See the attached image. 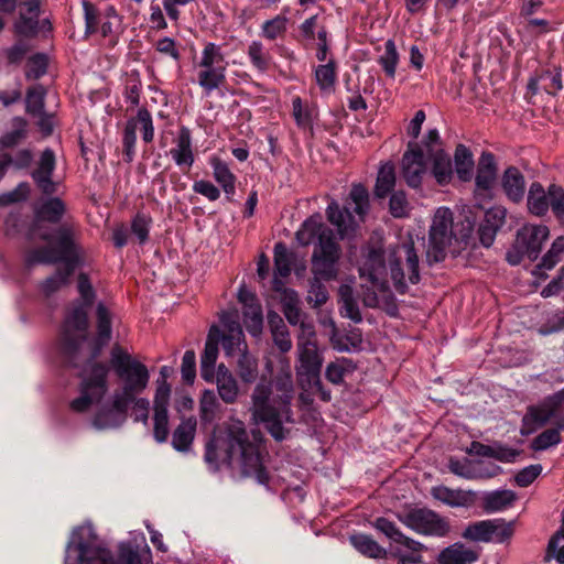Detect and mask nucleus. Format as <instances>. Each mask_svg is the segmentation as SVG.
<instances>
[{
    "mask_svg": "<svg viewBox=\"0 0 564 564\" xmlns=\"http://www.w3.org/2000/svg\"><path fill=\"white\" fill-rule=\"evenodd\" d=\"M83 303L75 305L66 315L59 336L62 354L73 367H77V354L87 338L88 311L95 299L93 284H78Z\"/></svg>",
    "mask_w": 564,
    "mask_h": 564,
    "instance_id": "obj_6",
    "label": "nucleus"
},
{
    "mask_svg": "<svg viewBox=\"0 0 564 564\" xmlns=\"http://www.w3.org/2000/svg\"><path fill=\"white\" fill-rule=\"evenodd\" d=\"M528 89L532 95H535L539 90H544L555 96L563 89L561 68L554 66L553 68L542 70L536 76L530 78Z\"/></svg>",
    "mask_w": 564,
    "mask_h": 564,
    "instance_id": "obj_26",
    "label": "nucleus"
},
{
    "mask_svg": "<svg viewBox=\"0 0 564 564\" xmlns=\"http://www.w3.org/2000/svg\"><path fill=\"white\" fill-rule=\"evenodd\" d=\"M21 6L26 8L29 17L24 13L20 14L19 20L14 24L15 32L19 35L32 37L37 34L40 2L39 0H25L21 2Z\"/></svg>",
    "mask_w": 564,
    "mask_h": 564,
    "instance_id": "obj_33",
    "label": "nucleus"
},
{
    "mask_svg": "<svg viewBox=\"0 0 564 564\" xmlns=\"http://www.w3.org/2000/svg\"><path fill=\"white\" fill-rule=\"evenodd\" d=\"M34 155L30 149H20L14 155L9 152H0V181L10 166L17 171L26 170L32 165Z\"/></svg>",
    "mask_w": 564,
    "mask_h": 564,
    "instance_id": "obj_37",
    "label": "nucleus"
},
{
    "mask_svg": "<svg viewBox=\"0 0 564 564\" xmlns=\"http://www.w3.org/2000/svg\"><path fill=\"white\" fill-rule=\"evenodd\" d=\"M288 18L284 15H276L272 20H268L262 24V34L268 40H275L278 36L286 32Z\"/></svg>",
    "mask_w": 564,
    "mask_h": 564,
    "instance_id": "obj_62",
    "label": "nucleus"
},
{
    "mask_svg": "<svg viewBox=\"0 0 564 564\" xmlns=\"http://www.w3.org/2000/svg\"><path fill=\"white\" fill-rule=\"evenodd\" d=\"M274 290L280 294L282 312L291 325H299L306 314L300 308V299L294 290L285 289V284H274Z\"/></svg>",
    "mask_w": 564,
    "mask_h": 564,
    "instance_id": "obj_29",
    "label": "nucleus"
},
{
    "mask_svg": "<svg viewBox=\"0 0 564 564\" xmlns=\"http://www.w3.org/2000/svg\"><path fill=\"white\" fill-rule=\"evenodd\" d=\"M65 212V203L59 197H48L40 202L34 210L35 220L31 231L35 232L40 221L58 224L62 220Z\"/></svg>",
    "mask_w": 564,
    "mask_h": 564,
    "instance_id": "obj_27",
    "label": "nucleus"
},
{
    "mask_svg": "<svg viewBox=\"0 0 564 564\" xmlns=\"http://www.w3.org/2000/svg\"><path fill=\"white\" fill-rule=\"evenodd\" d=\"M398 519L405 527L422 535L443 538L451 531L448 520L427 508H414L399 513Z\"/></svg>",
    "mask_w": 564,
    "mask_h": 564,
    "instance_id": "obj_13",
    "label": "nucleus"
},
{
    "mask_svg": "<svg viewBox=\"0 0 564 564\" xmlns=\"http://www.w3.org/2000/svg\"><path fill=\"white\" fill-rule=\"evenodd\" d=\"M362 302L365 306L380 308L390 316L398 314V302L389 284H366Z\"/></svg>",
    "mask_w": 564,
    "mask_h": 564,
    "instance_id": "obj_23",
    "label": "nucleus"
},
{
    "mask_svg": "<svg viewBox=\"0 0 564 564\" xmlns=\"http://www.w3.org/2000/svg\"><path fill=\"white\" fill-rule=\"evenodd\" d=\"M426 172L424 150L416 143L410 142L402 156V174L406 184L413 188L421 185Z\"/></svg>",
    "mask_w": 564,
    "mask_h": 564,
    "instance_id": "obj_17",
    "label": "nucleus"
},
{
    "mask_svg": "<svg viewBox=\"0 0 564 564\" xmlns=\"http://www.w3.org/2000/svg\"><path fill=\"white\" fill-rule=\"evenodd\" d=\"M321 243H314L311 257L313 282L336 280L340 268L341 248L335 239L334 231L326 230Z\"/></svg>",
    "mask_w": 564,
    "mask_h": 564,
    "instance_id": "obj_8",
    "label": "nucleus"
},
{
    "mask_svg": "<svg viewBox=\"0 0 564 564\" xmlns=\"http://www.w3.org/2000/svg\"><path fill=\"white\" fill-rule=\"evenodd\" d=\"M109 368L102 362H93L84 371L79 386L80 395L74 399L69 408L77 413H84L94 403H99L108 391Z\"/></svg>",
    "mask_w": 564,
    "mask_h": 564,
    "instance_id": "obj_9",
    "label": "nucleus"
},
{
    "mask_svg": "<svg viewBox=\"0 0 564 564\" xmlns=\"http://www.w3.org/2000/svg\"><path fill=\"white\" fill-rule=\"evenodd\" d=\"M356 365L347 358H339L327 365L325 370L326 379L333 384H340L344 377L354 372Z\"/></svg>",
    "mask_w": 564,
    "mask_h": 564,
    "instance_id": "obj_50",
    "label": "nucleus"
},
{
    "mask_svg": "<svg viewBox=\"0 0 564 564\" xmlns=\"http://www.w3.org/2000/svg\"><path fill=\"white\" fill-rule=\"evenodd\" d=\"M220 329L213 325L208 332L207 340L200 356V377L207 381H214V368L218 357V344Z\"/></svg>",
    "mask_w": 564,
    "mask_h": 564,
    "instance_id": "obj_25",
    "label": "nucleus"
},
{
    "mask_svg": "<svg viewBox=\"0 0 564 564\" xmlns=\"http://www.w3.org/2000/svg\"><path fill=\"white\" fill-rule=\"evenodd\" d=\"M326 230L333 231L323 223L322 215L316 213L308 217L296 231L295 238L301 246H308L312 242L321 243L322 237L327 236Z\"/></svg>",
    "mask_w": 564,
    "mask_h": 564,
    "instance_id": "obj_28",
    "label": "nucleus"
},
{
    "mask_svg": "<svg viewBox=\"0 0 564 564\" xmlns=\"http://www.w3.org/2000/svg\"><path fill=\"white\" fill-rule=\"evenodd\" d=\"M237 296L242 304L243 323L247 330L254 337L259 336L263 327V314L256 293L250 291L247 284H241Z\"/></svg>",
    "mask_w": 564,
    "mask_h": 564,
    "instance_id": "obj_18",
    "label": "nucleus"
},
{
    "mask_svg": "<svg viewBox=\"0 0 564 564\" xmlns=\"http://www.w3.org/2000/svg\"><path fill=\"white\" fill-rule=\"evenodd\" d=\"M398 62L399 54L397 46L392 40H388L384 44V54L379 58V64L382 66L388 77L394 78Z\"/></svg>",
    "mask_w": 564,
    "mask_h": 564,
    "instance_id": "obj_57",
    "label": "nucleus"
},
{
    "mask_svg": "<svg viewBox=\"0 0 564 564\" xmlns=\"http://www.w3.org/2000/svg\"><path fill=\"white\" fill-rule=\"evenodd\" d=\"M315 79L322 90H330L336 82V63L329 59L324 65H318L315 69Z\"/></svg>",
    "mask_w": 564,
    "mask_h": 564,
    "instance_id": "obj_54",
    "label": "nucleus"
},
{
    "mask_svg": "<svg viewBox=\"0 0 564 564\" xmlns=\"http://www.w3.org/2000/svg\"><path fill=\"white\" fill-rule=\"evenodd\" d=\"M109 362L122 386L113 392L111 405L102 406L94 416V426L102 430L118 427L124 422L134 397L144 391L150 379L147 366L119 344L111 347Z\"/></svg>",
    "mask_w": 564,
    "mask_h": 564,
    "instance_id": "obj_3",
    "label": "nucleus"
},
{
    "mask_svg": "<svg viewBox=\"0 0 564 564\" xmlns=\"http://www.w3.org/2000/svg\"><path fill=\"white\" fill-rule=\"evenodd\" d=\"M273 262L271 282H282L294 271L297 279L305 276L307 265L303 254L290 250L284 242H276L273 248Z\"/></svg>",
    "mask_w": 564,
    "mask_h": 564,
    "instance_id": "obj_14",
    "label": "nucleus"
},
{
    "mask_svg": "<svg viewBox=\"0 0 564 564\" xmlns=\"http://www.w3.org/2000/svg\"><path fill=\"white\" fill-rule=\"evenodd\" d=\"M76 226L69 223H63L52 232L44 231L39 235L42 241L53 243L54 248L59 256L63 264L64 274L57 281L53 276H47L44 282H66V279L75 270L77 263V247H76Z\"/></svg>",
    "mask_w": 564,
    "mask_h": 564,
    "instance_id": "obj_10",
    "label": "nucleus"
},
{
    "mask_svg": "<svg viewBox=\"0 0 564 564\" xmlns=\"http://www.w3.org/2000/svg\"><path fill=\"white\" fill-rule=\"evenodd\" d=\"M373 527L392 542L401 544L412 552H419L423 549L422 543L403 534L397 524L387 518H377L373 522Z\"/></svg>",
    "mask_w": 564,
    "mask_h": 564,
    "instance_id": "obj_30",
    "label": "nucleus"
},
{
    "mask_svg": "<svg viewBox=\"0 0 564 564\" xmlns=\"http://www.w3.org/2000/svg\"><path fill=\"white\" fill-rule=\"evenodd\" d=\"M527 205L529 212L538 217L546 215L549 208L560 220L564 219V189L556 184H551L547 191L539 182L530 185Z\"/></svg>",
    "mask_w": 564,
    "mask_h": 564,
    "instance_id": "obj_12",
    "label": "nucleus"
},
{
    "mask_svg": "<svg viewBox=\"0 0 564 564\" xmlns=\"http://www.w3.org/2000/svg\"><path fill=\"white\" fill-rule=\"evenodd\" d=\"M237 373L245 383H252L258 378V360L253 355L248 352V350H243L239 354L237 360Z\"/></svg>",
    "mask_w": 564,
    "mask_h": 564,
    "instance_id": "obj_48",
    "label": "nucleus"
},
{
    "mask_svg": "<svg viewBox=\"0 0 564 564\" xmlns=\"http://www.w3.org/2000/svg\"><path fill=\"white\" fill-rule=\"evenodd\" d=\"M169 411H154L153 437L158 443H164L169 437Z\"/></svg>",
    "mask_w": 564,
    "mask_h": 564,
    "instance_id": "obj_61",
    "label": "nucleus"
},
{
    "mask_svg": "<svg viewBox=\"0 0 564 564\" xmlns=\"http://www.w3.org/2000/svg\"><path fill=\"white\" fill-rule=\"evenodd\" d=\"M227 63L225 62L224 54L220 51V47L215 43H208L205 45L202 58L199 62V67L202 68H213V67H226Z\"/></svg>",
    "mask_w": 564,
    "mask_h": 564,
    "instance_id": "obj_55",
    "label": "nucleus"
},
{
    "mask_svg": "<svg viewBox=\"0 0 564 564\" xmlns=\"http://www.w3.org/2000/svg\"><path fill=\"white\" fill-rule=\"evenodd\" d=\"M57 262H61L58 252L50 246L31 249L25 253L24 258V265L28 270L36 264H52Z\"/></svg>",
    "mask_w": 564,
    "mask_h": 564,
    "instance_id": "obj_45",
    "label": "nucleus"
},
{
    "mask_svg": "<svg viewBox=\"0 0 564 564\" xmlns=\"http://www.w3.org/2000/svg\"><path fill=\"white\" fill-rule=\"evenodd\" d=\"M112 312L102 302H99L96 307V337L93 341V348L90 358L96 359L100 356L105 346H107L111 339L112 334Z\"/></svg>",
    "mask_w": 564,
    "mask_h": 564,
    "instance_id": "obj_24",
    "label": "nucleus"
},
{
    "mask_svg": "<svg viewBox=\"0 0 564 564\" xmlns=\"http://www.w3.org/2000/svg\"><path fill=\"white\" fill-rule=\"evenodd\" d=\"M294 384L290 370L281 371L272 383L259 382L251 393L250 412L256 424H262L276 442L284 441L290 429L283 424H293L294 413L291 403Z\"/></svg>",
    "mask_w": 564,
    "mask_h": 564,
    "instance_id": "obj_4",
    "label": "nucleus"
},
{
    "mask_svg": "<svg viewBox=\"0 0 564 564\" xmlns=\"http://www.w3.org/2000/svg\"><path fill=\"white\" fill-rule=\"evenodd\" d=\"M47 70V58L44 54H35L29 58L25 76L28 79H39Z\"/></svg>",
    "mask_w": 564,
    "mask_h": 564,
    "instance_id": "obj_64",
    "label": "nucleus"
},
{
    "mask_svg": "<svg viewBox=\"0 0 564 564\" xmlns=\"http://www.w3.org/2000/svg\"><path fill=\"white\" fill-rule=\"evenodd\" d=\"M12 130L0 135V152L14 149L28 138V121L23 117L11 120Z\"/></svg>",
    "mask_w": 564,
    "mask_h": 564,
    "instance_id": "obj_35",
    "label": "nucleus"
},
{
    "mask_svg": "<svg viewBox=\"0 0 564 564\" xmlns=\"http://www.w3.org/2000/svg\"><path fill=\"white\" fill-rule=\"evenodd\" d=\"M263 435L259 430L248 432L241 421L229 424L225 436L213 437L205 447L208 464H227L242 476H253L259 484L269 482V474L262 464Z\"/></svg>",
    "mask_w": 564,
    "mask_h": 564,
    "instance_id": "obj_2",
    "label": "nucleus"
},
{
    "mask_svg": "<svg viewBox=\"0 0 564 564\" xmlns=\"http://www.w3.org/2000/svg\"><path fill=\"white\" fill-rule=\"evenodd\" d=\"M549 236L550 230L545 225H523L518 229L514 242L506 253L507 262L517 265L524 257L535 260Z\"/></svg>",
    "mask_w": 564,
    "mask_h": 564,
    "instance_id": "obj_11",
    "label": "nucleus"
},
{
    "mask_svg": "<svg viewBox=\"0 0 564 564\" xmlns=\"http://www.w3.org/2000/svg\"><path fill=\"white\" fill-rule=\"evenodd\" d=\"M217 392L219 398L226 404H234L239 397V386L235 377H227L223 380H216Z\"/></svg>",
    "mask_w": 564,
    "mask_h": 564,
    "instance_id": "obj_56",
    "label": "nucleus"
},
{
    "mask_svg": "<svg viewBox=\"0 0 564 564\" xmlns=\"http://www.w3.org/2000/svg\"><path fill=\"white\" fill-rule=\"evenodd\" d=\"M30 193V184L28 182H21L13 191L0 195V205L8 206L19 202H24L29 198Z\"/></svg>",
    "mask_w": 564,
    "mask_h": 564,
    "instance_id": "obj_63",
    "label": "nucleus"
},
{
    "mask_svg": "<svg viewBox=\"0 0 564 564\" xmlns=\"http://www.w3.org/2000/svg\"><path fill=\"white\" fill-rule=\"evenodd\" d=\"M455 171L458 178L468 182L474 175V160L470 150L464 144H458L454 154Z\"/></svg>",
    "mask_w": 564,
    "mask_h": 564,
    "instance_id": "obj_44",
    "label": "nucleus"
},
{
    "mask_svg": "<svg viewBox=\"0 0 564 564\" xmlns=\"http://www.w3.org/2000/svg\"><path fill=\"white\" fill-rule=\"evenodd\" d=\"M248 56L252 65L260 72H267L271 64V56L264 48L263 44L258 41H253L248 46Z\"/></svg>",
    "mask_w": 564,
    "mask_h": 564,
    "instance_id": "obj_53",
    "label": "nucleus"
},
{
    "mask_svg": "<svg viewBox=\"0 0 564 564\" xmlns=\"http://www.w3.org/2000/svg\"><path fill=\"white\" fill-rule=\"evenodd\" d=\"M339 297L340 315L351 319L354 323H360L362 316L350 284H340Z\"/></svg>",
    "mask_w": 564,
    "mask_h": 564,
    "instance_id": "obj_40",
    "label": "nucleus"
},
{
    "mask_svg": "<svg viewBox=\"0 0 564 564\" xmlns=\"http://www.w3.org/2000/svg\"><path fill=\"white\" fill-rule=\"evenodd\" d=\"M219 402L213 390H205L199 400V417L203 423H210L219 409Z\"/></svg>",
    "mask_w": 564,
    "mask_h": 564,
    "instance_id": "obj_52",
    "label": "nucleus"
},
{
    "mask_svg": "<svg viewBox=\"0 0 564 564\" xmlns=\"http://www.w3.org/2000/svg\"><path fill=\"white\" fill-rule=\"evenodd\" d=\"M349 198L351 203L343 207L337 202L332 200L326 209L328 221L337 228L341 238L352 234L357 227L352 213L357 214L362 220L369 208V193L362 184L352 186Z\"/></svg>",
    "mask_w": 564,
    "mask_h": 564,
    "instance_id": "obj_7",
    "label": "nucleus"
},
{
    "mask_svg": "<svg viewBox=\"0 0 564 564\" xmlns=\"http://www.w3.org/2000/svg\"><path fill=\"white\" fill-rule=\"evenodd\" d=\"M564 404V388L549 397L540 404L530 405L523 416V426L528 432L544 426L551 419L556 417Z\"/></svg>",
    "mask_w": 564,
    "mask_h": 564,
    "instance_id": "obj_15",
    "label": "nucleus"
},
{
    "mask_svg": "<svg viewBox=\"0 0 564 564\" xmlns=\"http://www.w3.org/2000/svg\"><path fill=\"white\" fill-rule=\"evenodd\" d=\"M55 165V153L52 149L46 148L41 153L36 169L31 172L36 187L45 196H52L57 192V184L53 181Z\"/></svg>",
    "mask_w": 564,
    "mask_h": 564,
    "instance_id": "obj_22",
    "label": "nucleus"
},
{
    "mask_svg": "<svg viewBox=\"0 0 564 564\" xmlns=\"http://www.w3.org/2000/svg\"><path fill=\"white\" fill-rule=\"evenodd\" d=\"M197 420L195 416L184 417L174 430L172 446L177 452H188L196 433Z\"/></svg>",
    "mask_w": 564,
    "mask_h": 564,
    "instance_id": "obj_34",
    "label": "nucleus"
},
{
    "mask_svg": "<svg viewBox=\"0 0 564 564\" xmlns=\"http://www.w3.org/2000/svg\"><path fill=\"white\" fill-rule=\"evenodd\" d=\"M268 322L271 328L274 345L281 352H288L292 348V340L286 325L276 313L268 314Z\"/></svg>",
    "mask_w": 564,
    "mask_h": 564,
    "instance_id": "obj_39",
    "label": "nucleus"
},
{
    "mask_svg": "<svg viewBox=\"0 0 564 564\" xmlns=\"http://www.w3.org/2000/svg\"><path fill=\"white\" fill-rule=\"evenodd\" d=\"M350 543L362 555L371 558H383L387 551L380 546L370 535L354 534L350 536Z\"/></svg>",
    "mask_w": 564,
    "mask_h": 564,
    "instance_id": "obj_46",
    "label": "nucleus"
},
{
    "mask_svg": "<svg viewBox=\"0 0 564 564\" xmlns=\"http://www.w3.org/2000/svg\"><path fill=\"white\" fill-rule=\"evenodd\" d=\"M561 442L562 436L558 430L547 429L531 441L530 448L534 452H542L558 445Z\"/></svg>",
    "mask_w": 564,
    "mask_h": 564,
    "instance_id": "obj_58",
    "label": "nucleus"
},
{
    "mask_svg": "<svg viewBox=\"0 0 564 564\" xmlns=\"http://www.w3.org/2000/svg\"><path fill=\"white\" fill-rule=\"evenodd\" d=\"M471 218L454 223L453 213L440 207L429 230V245L425 261L429 265L445 260L448 253L456 256L467 243L474 226L478 224V236L482 247L494 245V155L482 152L475 177L474 204L469 210Z\"/></svg>",
    "mask_w": 564,
    "mask_h": 564,
    "instance_id": "obj_1",
    "label": "nucleus"
},
{
    "mask_svg": "<svg viewBox=\"0 0 564 564\" xmlns=\"http://www.w3.org/2000/svg\"><path fill=\"white\" fill-rule=\"evenodd\" d=\"M212 166L214 170V177L216 182L223 187L226 193L227 199L232 202L235 194V181L236 176L230 172L228 165L218 158H213Z\"/></svg>",
    "mask_w": 564,
    "mask_h": 564,
    "instance_id": "obj_41",
    "label": "nucleus"
},
{
    "mask_svg": "<svg viewBox=\"0 0 564 564\" xmlns=\"http://www.w3.org/2000/svg\"><path fill=\"white\" fill-rule=\"evenodd\" d=\"M226 67L203 68L198 73V84L207 93L217 89L225 82Z\"/></svg>",
    "mask_w": 564,
    "mask_h": 564,
    "instance_id": "obj_51",
    "label": "nucleus"
},
{
    "mask_svg": "<svg viewBox=\"0 0 564 564\" xmlns=\"http://www.w3.org/2000/svg\"><path fill=\"white\" fill-rule=\"evenodd\" d=\"M432 161V174L440 185H446L453 177V166L451 156L443 150L427 154Z\"/></svg>",
    "mask_w": 564,
    "mask_h": 564,
    "instance_id": "obj_36",
    "label": "nucleus"
},
{
    "mask_svg": "<svg viewBox=\"0 0 564 564\" xmlns=\"http://www.w3.org/2000/svg\"><path fill=\"white\" fill-rule=\"evenodd\" d=\"M44 89L41 85L32 87L26 93V107L28 113L36 116L44 111Z\"/></svg>",
    "mask_w": 564,
    "mask_h": 564,
    "instance_id": "obj_59",
    "label": "nucleus"
},
{
    "mask_svg": "<svg viewBox=\"0 0 564 564\" xmlns=\"http://www.w3.org/2000/svg\"><path fill=\"white\" fill-rule=\"evenodd\" d=\"M404 251L405 261L401 258L391 256L389 258V272L392 282H417L420 279L419 274V256L414 249L413 241L402 245Z\"/></svg>",
    "mask_w": 564,
    "mask_h": 564,
    "instance_id": "obj_16",
    "label": "nucleus"
},
{
    "mask_svg": "<svg viewBox=\"0 0 564 564\" xmlns=\"http://www.w3.org/2000/svg\"><path fill=\"white\" fill-rule=\"evenodd\" d=\"M171 155L178 166L193 165L192 138L191 131L187 128H181L176 139V147L171 150Z\"/></svg>",
    "mask_w": 564,
    "mask_h": 564,
    "instance_id": "obj_38",
    "label": "nucleus"
},
{
    "mask_svg": "<svg viewBox=\"0 0 564 564\" xmlns=\"http://www.w3.org/2000/svg\"><path fill=\"white\" fill-rule=\"evenodd\" d=\"M432 495L435 499L451 507H465L473 501V494L463 490H453L444 486L434 487Z\"/></svg>",
    "mask_w": 564,
    "mask_h": 564,
    "instance_id": "obj_42",
    "label": "nucleus"
},
{
    "mask_svg": "<svg viewBox=\"0 0 564 564\" xmlns=\"http://www.w3.org/2000/svg\"><path fill=\"white\" fill-rule=\"evenodd\" d=\"M395 185V171L394 165L390 162H387L381 165L379 169L376 186H375V195L378 198H384L394 187Z\"/></svg>",
    "mask_w": 564,
    "mask_h": 564,
    "instance_id": "obj_47",
    "label": "nucleus"
},
{
    "mask_svg": "<svg viewBox=\"0 0 564 564\" xmlns=\"http://www.w3.org/2000/svg\"><path fill=\"white\" fill-rule=\"evenodd\" d=\"M564 254V236L557 237L551 245V248L542 257L541 262L535 267L533 273L538 278H546L543 270H551L560 262Z\"/></svg>",
    "mask_w": 564,
    "mask_h": 564,
    "instance_id": "obj_43",
    "label": "nucleus"
},
{
    "mask_svg": "<svg viewBox=\"0 0 564 564\" xmlns=\"http://www.w3.org/2000/svg\"><path fill=\"white\" fill-rule=\"evenodd\" d=\"M137 121L135 119L128 120L124 130H123V154H124V161L131 162L134 156V144L137 141Z\"/></svg>",
    "mask_w": 564,
    "mask_h": 564,
    "instance_id": "obj_60",
    "label": "nucleus"
},
{
    "mask_svg": "<svg viewBox=\"0 0 564 564\" xmlns=\"http://www.w3.org/2000/svg\"><path fill=\"white\" fill-rule=\"evenodd\" d=\"M299 366L296 372L301 381L315 380L321 375L324 358L317 343L297 344Z\"/></svg>",
    "mask_w": 564,
    "mask_h": 564,
    "instance_id": "obj_19",
    "label": "nucleus"
},
{
    "mask_svg": "<svg viewBox=\"0 0 564 564\" xmlns=\"http://www.w3.org/2000/svg\"><path fill=\"white\" fill-rule=\"evenodd\" d=\"M64 564H143V561L137 545L120 543L115 553L99 540L91 524H82L70 532Z\"/></svg>",
    "mask_w": 564,
    "mask_h": 564,
    "instance_id": "obj_5",
    "label": "nucleus"
},
{
    "mask_svg": "<svg viewBox=\"0 0 564 564\" xmlns=\"http://www.w3.org/2000/svg\"><path fill=\"white\" fill-rule=\"evenodd\" d=\"M502 191L513 203H520L524 197L525 181L522 173L516 166H509L501 180Z\"/></svg>",
    "mask_w": 564,
    "mask_h": 564,
    "instance_id": "obj_31",
    "label": "nucleus"
},
{
    "mask_svg": "<svg viewBox=\"0 0 564 564\" xmlns=\"http://www.w3.org/2000/svg\"><path fill=\"white\" fill-rule=\"evenodd\" d=\"M477 560L478 553L460 542L445 547L437 556L440 564H473Z\"/></svg>",
    "mask_w": 564,
    "mask_h": 564,
    "instance_id": "obj_32",
    "label": "nucleus"
},
{
    "mask_svg": "<svg viewBox=\"0 0 564 564\" xmlns=\"http://www.w3.org/2000/svg\"><path fill=\"white\" fill-rule=\"evenodd\" d=\"M462 536L473 542H490L494 538V520H484L469 524Z\"/></svg>",
    "mask_w": 564,
    "mask_h": 564,
    "instance_id": "obj_49",
    "label": "nucleus"
},
{
    "mask_svg": "<svg viewBox=\"0 0 564 564\" xmlns=\"http://www.w3.org/2000/svg\"><path fill=\"white\" fill-rule=\"evenodd\" d=\"M224 334L220 333L223 348L227 356L247 350L245 335L236 313L224 312L220 315Z\"/></svg>",
    "mask_w": 564,
    "mask_h": 564,
    "instance_id": "obj_21",
    "label": "nucleus"
},
{
    "mask_svg": "<svg viewBox=\"0 0 564 564\" xmlns=\"http://www.w3.org/2000/svg\"><path fill=\"white\" fill-rule=\"evenodd\" d=\"M364 260L359 267V274L369 282H387V268L384 261V249L377 242L369 243L362 252Z\"/></svg>",
    "mask_w": 564,
    "mask_h": 564,
    "instance_id": "obj_20",
    "label": "nucleus"
}]
</instances>
